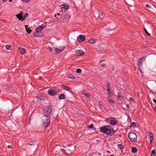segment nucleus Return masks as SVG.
I'll use <instances>...</instances> for the list:
<instances>
[{
  "label": "nucleus",
  "mask_w": 156,
  "mask_h": 156,
  "mask_svg": "<svg viewBox=\"0 0 156 156\" xmlns=\"http://www.w3.org/2000/svg\"><path fill=\"white\" fill-rule=\"evenodd\" d=\"M109 126H104L100 128V131L105 134L107 135H110L111 136L114 135L115 131L108 128Z\"/></svg>",
  "instance_id": "f257e3e1"
},
{
  "label": "nucleus",
  "mask_w": 156,
  "mask_h": 156,
  "mask_svg": "<svg viewBox=\"0 0 156 156\" xmlns=\"http://www.w3.org/2000/svg\"><path fill=\"white\" fill-rule=\"evenodd\" d=\"M52 111V108L51 106H46L43 111L44 116L48 117L51 113Z\"/></svg>",
  "instance_id": "f03ea898"
},
{
  "label": "nucleus",
  "mask_w": 156,
  "mask_h": 156,
  "mask_svg": "<svg viewBox=\"0 0 156 156\" xmlns=\"http://www.w3.org/2000/svg\"><path fill=\"white\" fill-rule=\"evenodd\" d=\"M42 121L45 127L47 128L49 126L50 120L49 117L44 116L42 118Z\"/></svg>",
  "instance_id": "7ed1b4c3"
},
{
  "label": "nucleus",
  "mask_w": 156,
  "mask_h": 156,
  "mask_svg": "<svg viewBox=\"0 0 156 156\" xmlns=\"http://www.w3.org/2000/svg\"><path fill=\"white\" fill-rule=\"evenodd\" d=\"M128 137L130 140L133 142H135L137 140V136L136 134L133 133H129Z\"/></svg>",
  "instance_id": "20e7f679"
},
{
  "label": "nucleus",
  "mask_w": 156,
  "mask_h": 156,
  "mask_svg": "<svg viewBox=\"0 0 156 156\" xmlns=\"http://www.w3.org/2000/svg\"><path fill=\"white\" fill-rule=\"evenodd\" d=\"M46 25V23H44L42 25V26H39V27H37L36 29V32L38 33L41 32L44 28L45 27Z\"/></svg>",
  "instance_id": "39448f33"
},
{
  "label": "nucleus",
  "mask_w": 156,
  "mask_h": 156,
  "mask_svg": "<svg viewBox=\"0 0 156 156\" xmlns=\"http://www.w3.org/2000/svg\"><path fill=\"white\" fill-rule=\"evenodd\" d=\"M60 7L62 8V10L64 12L66 11L69 8L68 5L66 3H64L60 5Z\"/></svg>",
  "instance_id": "423d86ee"
},
{
  "label": "nucleus",
  "mask_w": 156,
  "mask_h": 156,
  "mask_svg": "<svg viewBox=\"0 0 156 156\" xmlns=\"http://www.w3.org/2000/svg\"><path fill=\"white\" fill-rule=\"evenodd\" d=\"M85 40V37L82 34L80 35L77 38V40L79 42H80L83 41Z\"/></svg>",
  "instance_id": "0eeeda50"
},
{
  "label": "nucleus",
  "mask_w": 156,
  "mask_h": 156,
  "mask_svg": "<svg viewBox=\"0 0 156 156\" xmlns=\"http://www.w3.org/2000/svg\"><path fill=\"white\" fill-rule=\"evenodd\" d=\"M64 46L60 47V48H56L55 50V52L57 54H59L62 52L64 49Z\"/></svg>",
  "instance_id": "6e6552de"
},
{
  "label": "nucleus",
  "mask_w": 156,
  "mask_h": 156,
  "mask_svg": "<svg viewBox=\"0 0 156 156\" xmlns=\"http://www.w3.org/2000/svg\"><path fill=\"white\" fill-rule=\"evenodd\" d=\"M48 94L51 96H55L56 94V91L53 89H50L48 90Z\"/></svg>",
  "instance_id": "1a4fd4ad"
},
{
  "label": "nucleus",
  "mask_w": 156,
  "mask_h": 156,
  "mask_svg": "<svg viewBox=\"0 0 156 156\" xmlns=\"http://www.w3.org/2000/svg\"><path fill=\"white\" fill-rule=\"evenodd\" d=\"M110 119H115V120H110L109 122L110 124L113 126L115 125L118 122V121L113 118L111 117L110 118Z\"/></svg>",
  "instance_id": "9d476101"
},
{
  "label": "nucleus",
  "mask_w": 156,
  "mask_h": 156,
  "mask_svg": "<svg viewBox=\"0 0 156 156\" xmlns=\"http://www.w3.org/2000/svg\"><path fill=\"white\" fill-rule=\"evenodd\" d=\"M75 53L78 56H83L85 54L83 50H77Z\"/></svg>",
  "instance_id": "9b49d317"
},
{
  "label": "nucleus",
  "mask_w": 156,
  "mask_h": 156,
  "mask_svg": "<svg viewBox=\"0 0 156 156\" xmlns=\"http://www.w3.org/2000/svg\"><path fill=\"white\" fill-rule=\"evenodd\" d=\"M37 98L38 101H44L46 99L45 97L42 96L37 97Z\"/></svg>",
  "instance_id": "f8f14e48"
},
{
  "label": "nucleus",
  "mask_w": 156,
  "mask_h": 156,
  "mask_svg": "<svg viewBox=\"0 0 156 156\" xmlns=\"http://www.w3.org/2000/svg\"><path fill=\"white\" fill-rule=\"evenodd\" d=\"M144 59V58L143 57H142L141 58H140L138 60V67L139 68V67H141L142 66V62L143 60Z\"/></svg>",
  "instance_id": "ddd939ff"
},
{
  "label": "nucleus",
  "mask_w": 156,
  "mask_h": 156,
  "mask_svg": "<svg viewBox=\"0 0 156 156\" xmlns=\"http://www.w3.org/2000/svg\"><path fill=\"white\" fill-rule=\"evenodd\" d=\"M19 49L20 51V52L21 54H23L25 53L26 51L24 48L21 47H20Z\"/></svg>",
  "instance_id": "4468645a"
},
{
  "label": "nucleus",
  "mask_w": 156,
  "mask_h": 156,
  "mask_svg": "<svg viewBox=\"0 0 156 156\" xmlns=\"http://www.w3.org/2000/svg\"><path fill=\"white\" fill-rule=\"evenodd\" d=\"M88 41L90 43L93 44L96 42V39H93L92 38L89 40Z\"/></svg>",
  "instance_id": "2eb2a0df"
},
{
  "label": "nucleus",
  "mask_w": 156,
  "mask_h": 156,
  "mask_svg": "<svg viewBox=\"0 0 156 156\" xmlns=\"http://www.w3.org/2000/svg\"><path fill=\"white\" fill-rule=\"evenodd\" d=\"M117 98L120 100H122L123 99V97L119 92L117 93Z\"/></svg>",
  "instance_id": "dca6fc26"
},
{
  "label": "nucleus",
  "mask_w": 156,
  "mask_h": 156,
  "mask_svg": "<svg viewBox=\"0 0 156 156\" xmlns=\"http://www.w3.org/2000/svg\"><path fill=\"white\" fill-rule=\"evenodd\" d=\"M150 140V143H152V142L153 140L154 139V135L152 133H151L149 135Z\"/></svg>",
  "instance_id": "f3484780"
},
{
  "label": "nucleus",
  "mask_w": 156,
  "mask_h": 156,
  "mask_svg": "<svg viewBox=\"0 0 156 156\" xmlns=\"http://www.w3.org/2000/svg\"><path fill=\"white\" fill-rule=\"evenodd\" d=\"M62 86L63 89L66 90H70L69 87L64 85H62Z\"/></svg>",
  "instance_id": "a211bd4d"
},
{
  "label": "nucleus",
  "mask_w": 156,
  "mask_h": 156,
  "mask_svg": "<svg viewBox=\"0 0 156 156\" xmlns=\"http://www.w3.org/2000/svg\"><path fill=\"white\" fill-rule=\"evenodd\" d=\"M59 99L60 100H62L65 99V96L63 94H62L60 95L59 97Z\"/></svg>",
  "instance_id": "6ab92c4d"
},
{
  "label": "nucleus",
  "mask_w": 156,
  "mask_h": 156,
  "mask_svg": "<svg viewBox=\"0 0 156 156\" xmlns=\"http://www.w3.org/2000/svg\"><path fill=\"white\" fill-rule=\"evenodd\" d=\"M16 17L18 18L20 20H21L22 19H23L22 16L20 14H18L16 15Z\"/></svg>",
  "instance_id": "aec40b11"
},
{
  "label": "nucleus",
  "mask_w": 156,
  "mask_h": 156,
  "mask_svg": "<svg viewBox=\"0 0 156 156\" xmlns=\"http://www.w3.org/2000/svg\"><path fill=\"white\" fill-rule=\"evenodd\" d=\"M108 99L109 101L112 105L114 104L115 103L114 101L112 99L109 98V97H108Z\"/></svg>",
  "instance_id": "412c9836"
},
{
  "label": "nucleus",
  "mask_w": 156,
  "mask_h": 156,
  "mask_svg": "<svg viewBox=\"0 0 156 156\" xmlns=\"http://www.w3.org/2000/svg\"><path fill=\"white\" fill-rule=\"evenodd\" d=\"M132 151L133 153H135L137 152V149L136 147H133L132 148Z\"/></svg>",
  "instance_id": "4be33fe9"
},
{
  "label": "nucleus",
  "mask_w": 156,
  "mask_h": 156,
  "mask_svg": "<svg viewBox=\"0 0 156 156\" xmlns=\"http://www.w3.org/2000/svg\"><path fill=\"white\" fill-rule=\"evenodd\" d=\"M68 78H69L71 79H75V76L72 75H69L68 76Z\"/></svg>",
  "instance_id": "5701e85b"
},
{
  "label": "nucleus",
  "mask_w": 156,
  "mask_h": 156,
  "mask_svg": "<svg viewBox=\"0 0 156 156\" xmlns=\"http://www.w3.org/2000/svg\"><path fill=\"white\" fill-rule=\"evenodd\" d=\"M102 71V70L99 69V71H98V73L99 76H101L102 75L104 74L103 73V72L101 73L100 72Z\"/></svg>",
  "instance_id": "b1692460"
},
{
  "label": "nucleus",
  "mask_w": 156,
  "mask_h": 156,
  "mask_svg": "<svg viewBox=\"0 0 156 156\" xmlns=\"http://www.w3.org/2000/svg\"><path fill=\"white\" fill-rule=\"evenodd\" d=\"M155 151L154 150H153L151 151L150 154V156H155Z\"/></svg>",
  "instance_id": "393cba45"
},
{
  "label": "nucleus",
  "mask_w": 156,
  "mask_h": 156,
  "mask_svg": "<svg viewBox=\"0 0 156 156\" xmlns=\"http://www.w3.org/2000/svg\"><path fill=\"white\" fill-rule=\"evenodd\" d=\"M118 147L120 149H122L123 148V147L122 144H118L117 145Z\"/></svg>",
  "instance_id": "a878e982"
},
{
  "label": "nucleus",
  "mask_w": 156,
  "mask_h": 156,
  "mask_svg": "<svg viewBox=\"0 0 156 156\" xmlns=\"http://www.w3.org/2000/svg\"><path fill=\"white\" fill-rule=\"evenodd\" d=\"M5 48L7 50H9L11 48V46L9 45H6L5 46Z\"/></svg>",
  "instance_id": "bb28decb"
},
{
  "label": "nucleus",
  "mask_w": 156,
  "mask_h": 156,
  "mask_svg": "<svg viewBox=\"0 0 156 156\" xmlns=\"http://www.w3.org/2000/svg\"><path fill=\"white\" fill-rule=\"evenodd\" d=\"M76 72L78 73H80L81 72L82 70L80 69H76Z\"/></svg>",
  "instance_id": "cd10ccee"
},
{
  "label": "nucleus",
  "mask_w": 156,
  "mask_h": 156,
  "mask_svg": "<svg viewBox=\"0 0 156 156\" xmlns=\"http://www.w3.org/2000/svg\"><path fill=\"white\" fill-rule=\"evenodd\" d=\"M144 30L145 31V33H146V34H147V35H148V36H150V34H149L148 32V31H147V30L145 28H144Z\"/></svg>",
  "instance_id": "c85d7f7f"
},
{
  "label": "nucleus",
  "mask_w": 156,
  "mask_h": 156,
  "mask_svg": "<svg viewBox=\"0 0 156 156\" xmlns=\"http://www.w3.org/2000/svg\"><path fill=\"white\" fill-rule=\"evenodd\" d=\"M84 94L87 97H89L90 96V94L87 93H85L83 94Z\"/></svg>",
  "instance_id": "c756f323"
},
{
  "label": "nucleus",
  "mask_w": 156,
  "mask_h": 156,
  "mask_svg": "<svg viewBox=\"0 0 156 156\" xmlns=\"http://www.w3.org/2000/svg\"><path fill=\"white\" fill-rule=\"evenodd\" d=\"M94 127V125L92 124H90L89 126H88V128L89 129H91Z\"/></svg>",
  "instance_id": "7c9ffc66"
},
{
  "label": "nucleus",
  "mask_w": 156,
  "mask_h": 156,
  "mask_svg": "<svg viewBox=\"0 0 156 156\" xmlns=\"http://www.w3.org/2000/svg\"><path fill=\"white\" fill-rule=\"evenodd\" d=\"M30 0H22V1L25 3H28L30 1Z\"/></svg>",
  "instance_id": "2f4dec72"
},
{
  "label": "nucleus",
  "mask_w": 156,
  "mask_h": 156,
  "mask_svg": "<svg viewBox=\"0 0 156 156\" xmlns=\"http://www.w3.org/2000/svg\"><path fill=\"white\" fill-rule=\"evenodd\" d=\"M107 88H110V85L108 82L107 83Z\"/></svg>",
  "instance_id": "473e14b6"
},
{
  "label": "nucleus",
  "mask_w": 156,
  "mask_h": 156,
  "mask_svg": "<svg viewBox=\"0 0 156 156\" xmlns=\"http://www.w3.org/2000/svg\"><path fill=\"white\" fill-rule=\"evenodd\" d=\"M53 89H54V90H55L56 91V92H58L59 91V90L58 89V88H57V87H55V88H53Z\"/></svg>",
  "instance_id": "72a5a7b5"
},
{
  "label": "nucleus",
  "mask_w": 156,
  "mask_h": 156,
  "mask_svg": "<svg viewBox=\"0 0 156 156\" xmlns=\"http://www.w3.org/2000/svg\"><path fill=\"white\" fill-rule=\"evenodd\" d=\"M26 31L27 32L29 33H30V32L31 31V30H30L29 29V28H28V29H26Z\"/></svg>",
  "instance_id": "f704fd0d"
},
{
  "label": "nucleus",
  "mask_w": 156,
  "mask_h": 156,
  "mask_svg": "<svg viewBox=\"0 0 156 156\" xmlns=\"http://www.w3.org/2000/svg\"><path fill=\"white\" fill-rule=\"evenodd\" d=\"M48 49L49 51H51V52H52L53 51V50L51 47H48Z\"/></svg>",
  "instance_id": "c9c22d12"
},
{
  "label": "nucleus",
  "mask_w": 156,
  "mask_h": 156,
  "mask_svg": "<svg viewBox=\"0 0 156 156\" xmlns=\"http://www.w3.org/2000/svg\"><path fill=\"white\" fill-rule=\"evenodd\" d=\"M109 97H111L112 96V92H110L108 93Z\"/></svg>",
  "instance_id": "e433bc0d"
},
{
  "label": "nucleus",
  "mask_w": 156,
  "mask_h": 156,
  "mask_svg": "<svg viewBox=\"0 0 156 156\" xmlns=\"http://www.w3.org/2000/svg\"><path fill=\"white\" fill-rule=\"evenodd\" d=\"M101 66L102 67H105L106 66V64L104 63H102L101 64Z\"/></svg>",
  "instance_id": "4c0bfd02"
},
{
  "label": "nucleus",
  "mask_w": 156,
  "mask_h": 156,
  "mask_svg": "<svg viewBox=\"0 0 156 156\" xmlns=\"http://www.w3.org/2000/svg\"><path fill=\"white\" fill-rule=\"evenodd\" d=\"M106 90L108 92V93L109 92H110L111 90L110 88H107Z\"/></svg>",
  "instance_id": "58836bf2"
},
{
  "label": "nucleus",
  "mask_w": 156,
  "mask_h": 156,
  "mask_svg": "<svg viewBox=\"0 0 156 156\" xmlns=\"http://www.w3.org/2000/svg\"><path fill=\"white\" fill-rule=\"evenodd\" d=\"M7 147L9 148H12V147L11 145H8V146H7Z\"/></svg>",
  "instance_id": "ea45409f"
},
{
  "label": "nucleus",
  "mask_w": 156,
  "mask_h": 156,
  "mask_svg": "<svg viewBox=\"0 0 156 156\" xmlns=\"http://www.w3.org/2000/svg\"><path fill=\"white\" fill-rule=\"evenodd\" d=\"M28 16V14L27 13L25 14L24 15V17H27Z\"/></svg>",
  "instance_id": "a19ab883"
},
{
  "label": "nucleus",
  "mask_w": 156,
  "mask_h": 156,
  "mask_svg": "<svg viewBox=\"0 0 156 156\" xmlns=\"http://www.w3.org/2000/svg\"><path fill=\"white\" fill-rule=\"evenodd\" d=\"M67 16H68L69 18V16H68V15L67 14H66V15H65L64 16V17L65 18V19H66Z\"/></svg>",
  "instance_id": "79ce46f5"
},
{
  "label": "nucleus",
  "mask_w": 156,
  "mask_h": 156,
  "mask_svg": "<svg viewBox=\"0 0 156 156\" xmlns=\"http://www.w3.org/2000/svg\"><path fill=\"white\" fill-rule=\"evenodd\" d=\"M129 100L131 101H134L133 99L132 98H130L129 99Z\"/></svg>",
  "instance_id": "37998d69"
},
{
  "label": "nucleus",
  "mask_w": 156,
  "mask_h": 156,
  "mask_svg": "<svg viewBox=\"0 0 156 156\" xmlns=\"http://www.w3.org/2000/svg\"><path fill=\"white\" fill-rule=\"evenodd\" d=\"M146 6L147 7V8H150V5H149L148 4H147L146 5Z\"/></svg>",
  "instance_id": "c03bdc74"
},
{
  "label": "nucleus",
  "mask_w": 156,
  "mask_h": 156,
  "mask_svg": "<svg viewBox=\"0 0 156 156\" xmlns=\"http://www.w3.org/2000/svg\"><path fill=\"white\" fill-rule=\"evenodd\" d=\"M2 1L3 2H5L7 1V0H2Z\"/></svg>",
  "instance_id": "a18cd8bd"
},
{
  "label": "nucleus",
  "mask_w": 156,
  "mask_h": 156,
  "mask_svg": "<svg viewBox=\"0 0 156 156\" xmlns=\"http://www.w3.org/2000/svg\"><path fill=\"white\" fill-rule=\"evenodd\" d=\"M153 101L156 104V100L155 99H153Z\"/></svg>",
  "instance_id": "49530a36"
},
{
  "label": "nucleus",
  "mask_w": 156,
  "mask_h": 156,
  "mask_svg": "<svg viewBox=\"0 0 156 156\" xmlns=\"http://www.w3.org/2000/svg\"><path fill=\"white\" fill-rule=\"evenodd\" d=\"M104 61V60H101V61H100L99 62V63H101L102 62Z\"/></svg>",
  "instance_id": "de8ad7c7"
},
{
  "label": "nucleus",
  "mask_w": 156,
  "mask_h": 156,
  "mask_svg": "<svg viewBox=\"0 0 156 156\" xmlns=\"http://www.w3.org/2000/svg\"><path fill=\"white\" fill-rule=\"evenodd\" d=\"M126 105V107L127 108H129V105Z\"/></svg>",
  "instance_id": "09e8293b"
},
{
  "label": "nucleus",
  "mask_w": 156,
  "mask_h": 156,
  "mask_svg": "<svg viewBox=\"0 0 156 156\" xmlns=\"http://www.w3.org/2000/svg\"><path fill=\"white\" fill-rule=\"evenodd\" d=\"M25 27L26 28V29H28L27 28V27H28V26L27 25H26L25 26Z\"/></svg>",
  "instance_id": "8fccbe9b"
},
{
  "label": "nucleus",
  "mask_w": 156,
  "mask_h": 156,
  "mask_svg": "<svg viewBox=\"0 0 156 156\" xmlns=\"http://www.w3.org/2000/svg\"><path fill=\"white\" fill-rule=\"evenodd\" d=\"M115 69V68L114 67H112V70H114Z\"/></svg>",
  "instance_id": "3c124183"
},
{
  "label": "nucleus",
  "mask_w": 156,
  "mask_h": 156,
  "mask_svg": "<svg viewBox=\"0 0 156 156\" xmlns=\"http://www.w3.org/2000/svg\"><path fill=\"white\" fill-rule=\"evenodd\" d=\"M64 22H65V21L64 20H62V21H61V22L62 23H63Z\"/></svg>",
  "instance_id": "603ef678"
},
{
  "label": "nucleus",
  "mask_w": 156,
  "mask_h": 156,
  "mask_svg": "<svg viewBox=\"0 0 156 156\" xmlns=\"http://www.w3.org/2000/svg\"><path fill=\"white\" fill-rule=\"evenodd\" d=\"M9 1L10 2H12V0H9Z\"/></svg>",
  "instance_id": "864d4df0"
},
{
  "label": "nucleus",
  "mask_w": 156,
  "mask_h": 156,
  "mask_svg": "<svg viewBox=\"0 0 156 156\" xmlns=\"http://www.w3.org/2000/svg\"><path fill=\"white\" fill-rule=\"evenodd\" d=\"M134 123L133 122L132 123V125L133 124H134Z\"/></svg>",
  "instance_id": "5fc2aeb1"
},
{
  "label": "nucleus",
  "mask_w": 156,
  "mask_h": 156,
  "mask_svg": "<svg viewBox=\"0 0 156 156\" xmlns=\"http://www.w3.org/2000/svg\"><path fill=\"white\" fill-rule=\"evenodd\" d=\"M60 15V14L59 13H58V15Z\"/></svg>",
  "instance_id": "6e6d98bb"
}]
</instances>
